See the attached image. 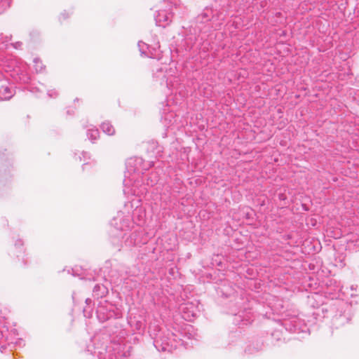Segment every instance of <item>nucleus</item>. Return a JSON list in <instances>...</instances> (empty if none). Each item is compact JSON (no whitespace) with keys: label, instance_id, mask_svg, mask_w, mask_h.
I'll return each instance as SVG.
<instances>
[{"label":"nucleus","instance_id":"obj_22","mask_svg":"<svg viewBox=\"0 0 359 359\" xmlns=\"http://www.w3.org/2000/svg\"><path fill=\"white\" fill-rule=\"evenodd\" d=\"M357 285H352L350 287H346L344 290V287L341 288V290L344 294L346 296H351V297L357 296Z\"/></svg>","mask_w":359,"mask_h":359},{"label":"nucleus","instance_id":"obj_26","mask_svg":"<svg viewBox=\"0 0 359 359\" xmlns=\"http://www.w3.org/2000/svg\"><path fill=\"white\" fill-rule=\"evenodd\" d=\"M164 1H168L170 4L171 6H177L180 4V0H163Z\"/></svg>","mask_w":359,"mask_h":359},{"label":"nucleus","instance_id":"obj_5","mask_svg":"<svg viewBox=\"0 0 359 359\" xmlns=\"http://www.w3.org/2000/svg\"><path fill=\"white\" fill-rule=\"evenodd\" d=\"M175 69L163 65L161 67L156 68L154 72V78L159 81L161 85H165L167 88H171L175 87V81L176 77L174 76Z\"/></svg>","mask_w":359,"mask_h":359},{"label":"nucleus","instance_id":"obj_2","mask_svg":"<svg viewBox=\"0 0 359 359\" xmlns=\"http://www.w3.org/2000/svg\"><path fill=\"white\" fill-rule=\"evenodd\" d=\"M11 40V36L0 35V80L4 78L8 79L10 76L15 83H27L30 81L27 65L11 55L7 50L9 46L20 50L22 48V43L17 41L8 44Z\"/></svg>","mask_w":359,"mask_h":359},{"label":"nucleus","instance_id":"obj_15","mask_svg":"<svg viewBox=\"0 0 359 359\" xmlns=\"http://www.w3.org/2000/svg\"><path fill=\"white\" fill-rule=\"evenodd\" d=\"M15 94V91L8 86H2L0 88V101L10 100Z\"/></svg>","mask_w":359,"mask_h":359},{"label":"nucleus","instance_id":"obj_6","mask_svg":"<svg viewBox=\"0 0 359 359\" xmlns=\"http://www.w3.org/2000/svg\"><path fill=\"white\" fill-rule=\"evenodd\" d=\"M96 313L98 320L102 323L111 318H118L119 316V313L115 311L114 306L107 302H101L97 309Z\"/></svg>","mask_w":359,"mask_h":359},{"label":"nucleus","instance_id":"obj_24","mask_svg":"<svg viewBox=\"0 0 359 359\" xmlns=\"http://www.w3.org/2000/svg\"><path fill=\"white\" fill-rule=\"evenodd\" d=\"M34 67L36 73L41 72L44 69V66L42 64V62L39 58H34Z\"/></svg>","mask_w":359,"mask_h":359},{"label":"nucleus","instance_id":"obj_33","mask_svg":"<svg viewBox=\"0 0 359 359\" xmlns=\"http://www.w3.org/2000/svg\"><path fill=\"white\" fill-rule=\"evenodd\" d=\"M245 351H248L249 353H253L254 351H251L250 348H248L247 350H245Z\"/></svg>","mask_w":359,"mask_h":359},{"label":"nucleus","instance_id":"obj_8","mask_svg":"<svg viewBox=\"0 0 359 359\" xmlns=\"http://www.w3.org/2000/svg\"><path fill=\"white\" fill-rule=\"evenodd\" d=\"M133 224L130 216H123V212H118L117 215L114 217L111 224L116 229L121 231L129 229Z\"/></svg>","mask_w":359,"mask_h":359},{"label":"nucleus","instance_id":"obj_25","mask_svg":"<svg viewBox=\"0 0 359 359\" xmlns=\"http://www.w3.org/2000/svg\"><path fill=\"white\" fill-rule=\"evenodd\" d=\"M11 4V0H0V14L4 13Z\"/></svg>","mask_w":359,"mask_h":359},{"label":"nucleus","instance_id":"obj_19","mask_svg":"<svg viewBox=\"0 0 359 359\" xmlns=\"http://www.w3.org/2000/svg\"><path fill=\"white\" fill-rule=\"evenodd\" d=\"M100 127L103 133L108 135H113L115 133V129L114 126L109 121L103 122Z\"/></svg>","mask_w":359,"mask_h":359},{"label":"nucleus","instance_id":"obj_34","mask_svg":"<svg viewBox=\"0 0 359 359\" xmlns=\"http://www.w3.org/2000/svg\"><path fill=\"white\" fill-rule=\"evenodd\" d=\"M279 198H280V199H284V198H283V194H280V195H279Z\"/></svg>","mask_w":359,"mask_h":359},{"label":"nucleus","instance_id":"obj_27","mask_svg":"<svg viewBox=\"0 0 359 359\" xmlns=\"http://www.w3.org/2000/svg\"><path fill=\"white\" fill-rule=\"evenodd\" d=\"M48 95L50 97H55L57 95V93L55 90H49Z\"/></svg>","mask_w":359,"mask_h":359},{"label":"nucleus","instance_id":"obj_31","mask_svg":"<svg viewBox=\"0 0 359 359\" xmlns=\"http://www.w3.org/2000/svg\"><path fill=\"white\" fill-rule=\"evenodd\" d=\"M91 302H92V300H91L90 298H87V299H86V303L87 304H90Z\"/></svg>","mask_w":359,"mask_h":359},{"label":"nucleus","instance_id":"obj_20","mask_svg":"<svg viewBox=\"0 0 359 359\" xmlns=\"http://www.w3.org/2000/svg\"><path fill=\"white\" fill-rule=\"evenodd\" d=\"M87 137L92 142L97 140L100 137V132L95 127H92L87 130Z\"/></svg>","mask_w":359,"mask_h":359},{"label":"nucleus","instance_id":"obj_14","mask_svg":"<svg viewBox=\"0 0 359 359\" xmlns=\"http://www.w3.org/2000/svg\"><path fill=\"white\" fill-rule=\"evenodd\" d=\"M214 18L213 11L210 8H205L197 17V21L201 23L209 22Z\"/></svg>","mask_w":359,"mask_h":359},{"label":"nucleus","instance_id":"obj_35","mask_svg":"<svg viewBox=\"0 0 359 359\" xmlns=\"http://www.w3.org/2000/svg\"><path fill=\"white\" fill-rule=\"evenodd\" d=\"M245 320L248 321V320H244V319L241 320V321L243 322V324H247V323H245Z\"/></svg>","mask_w":359,"mask_h":359},{"label":"nucleus","instance_id":"obj_17","mask_svg":"<svg viewBox=\"0 0 359 359\" xmlns=\"http://www.w3.org/2000/svg\"><path fill=\"white\" fill-rule=\"evenodd\" d=\"M8 330L6 326H2L0 327V346L1 348H4V344L8 341V343H13L8 337Z\"/></svg>","mask_w":359,"mask_h":359},{"label":"nucleus","instance_id":"obj_16","mask_svg":"<svg viewBox=\"0 0 359 359\" xmlns=\"http://www.w3.org/2000/svg\"><path fill=\"white\" fill-rule=\"evenodd\" d=\"M108 292V289L104 285L97 284L94 286L93 290V295L94 297L99 299L105 296Z\"/></svg>","mask_w":359,"mask_h":359},{"label":"nucleus","instance_id":"obj_28","mask_svg":"<svg viewBox=\"0 0 359 359\" xmlns=\"http://www.w3.org/2000/svg\"><path fill=\"white\" fill-rule=\"evenodd\" d=\"M23 245V243L21 240H18L16 242H15V247H21Z\"/></svg>","mask_w":359,"mask_h":359},{"label":"nucleus","instance_id":"obj_23","mask_svg":"<svg viewBox=\"0 0 359 359\" xmlns=\"http://www.w3.org/2000/svg\"><path fill=\"white\" fill-rule=\"evenodd\" d=\"M163 119L165 126L168 128L170 127L175 121V115L173 113H169L165 115Z\"/></svg>","mask_w":359,"mask_h":359},{"label":"nucleus","instance_id":"obj_11","mask_svg":"<svg viewBox=\"0 0 359 359\" xmlns=\"http://www.w3.org/2000/svg\"><path fill=\"white\" fill-rule=\"evenodd\" d=\"M123 238L124 239V246L126 248H131L145 243V241H142L141 238V233L136 231L129 234L125 233Z\"/></svg>","mask_w":359,"mask_h":359},{"label":"nucleus","instance_id":"obj_12","mask_svg":"<svg viewBox=\"0 0 359 359\" xmlns=\"http://www.w3.org/2000/svg\"><path fill=\"white\" fill-rule=\"evenodd\" d=\"M172 18V14L171 12H168L165 10H160L157 12L155 15L156 23L158 26L165 27L168 25Z\"/></svg>","mask_w":359,"mask_h":359},{"label":"nucleus","instance_id":"obj_29","mask_svg":"<svg viewBox=\"0 0 359 359\" xmlns=\"http://www.w3.org/2000/svg\"><path fill=\"white\" fill-rule=\"evenodd\" d=\"M82 155H83V156L84 158V160H86V158H90L89 154L87 152H84V151L82 152Z\"/></svg>","mask_w":359,"mask_h":359},{"label":"nucleus","instance_id":"obj_18","mask_svg":"<svg viewBox=\"0 0 359 359\" xmlns=\"http://www.w3.org/2000/svg\"><path fill=\"white\" fill-rule=\"evenodd\" d=\"M190 308H192V304H184V305H182L180 308V309L184 313V316H183V318L186 320H192V318H194L195 316H196V313H194V311H191L190 312H187L186 310H189Z\"/></svg>","mask_w":359,"mask_h":359},{"label":"nucleus","instance_id":"obj_3","mask_svg":"<svg viewBox=\"0 0 359 359\" xmlns=\"http://www.w3.org/2000/svg\"><path fill=\"white\" fill-rule=\"evenodd\" d=\"M148 332L158 351L171 353L182 345L179 336L168 330H162L156 320L150 323Z\"/></svg>","mask_w":359,"mask_h":359},{"label":"nucleus","instance_id":"obj_32","mask_svg":"<svg viewBox=\"0 0 359 359\" xmlns=\"http://www.w3.org/2000/svg\"><path fill=\"white\" fill-rule=\"evenodd\" d=\"M61 15L63 17L64 19H66L68 17V15H66V13H62Z\"/></svg>","mask_w":359,"mask_h":359},{"label":"nucleus","instance_id":"obj_1","mask_svg":"<svg viewBox=\"0 0 359 359\" xmlns=\"http://www.w3.org/2000/svg\"><path fill=\"white\" fill-rule=\"evenodd\" d=\"M125 173L124 193L140 198L148 191L149 187L155 185L159 177L156 172L144 175L143 171L154 165L153 161L145 163L142 158H131L127 160Z\"/></svg>","mask_w":359,"mask_h":359},{"label":"nucleus","instance_id":"obj_7","mask_svg":"<svg viewBox=\"0 0 359 359\" xmlns=\"http://www.w3.org/2000/svg\"><path fill=\"white\" fill-rule=\"evenodd\" d=\"M141 199L137 198L136 200H133L131 202H129L125 205V207L128 209L130 208H133L135 205V210L133 211V215L131 216L132 220L133 223H135L137 225H142L144 222L145 212L140 205Z\"/></svg>","mask_w":359,"mask_h":359},{"label":"nucleus","instance_id":"obj_30","mask_svg":"<svg viewBox=\"0 0 359 359\" xmlns=\"http://www.w3.org/2000/svg\"><path fill=\"white\" fill-rule=\"evenodd\" d=\"M243 318V316L241 315V314H236L235 315L234 321L237 322L238 321V318Z\"/></svg>","mask_w":359,"mask_h":359},{"label":"nucleus","instance_id":"obj_21","mask_svg":"<svg viewBox=\"0 0 359 359\" xmlns=\"http://www.w3.org/2000/svg\"><path fill=\"white\" fill-rule=\"evenodd\" d=\"M138 47L142 55H144L149 57H154L153 54L150 53V50L149 49V46L147 43L140 41L138 43Z\"/></svg>","mask_w":359,"mask_h":359},{"label":"nucleus","instance_id":"obj_9","mask_svg":"<svg viewBox=\"0 0 359 359\" xmlns=\"http://www.w3.org/2000/svg\"><path fill=\"white\" fill-rule=\"evenodd\" d=\"M351 306L346 304L344 303L341 305V310H344V312H340L339 314H337L333 318V324L336 326L344 325L351 320L352 318V314L351 313Z\"/></svg>","mask_w":359,"mask_h":359},{"label":"nucleus","instance_id":"obj_10","mask_svg":"<svg viewBox=\"0 0 359 359\" xmlns=\"http://www.w3.org/2000/svg\"><path fill=\"white\" fill-rule=\"evenodd\" d=\"M283 325L286 330L290 332L304 331L302 326L305 327L302 320L296 316L288 319H285L283 321Z\"/></svg>","mask_w":359,"mask_h":359},{"label":"nucleus","instance_id":"obj_4","mask_svg":"<svg viewBox=\"0 0 359 359\" xmlns=\"http://www.w3.org/2000/svg\"><path fill=\"white\" fill-rule=\"evenodd\" d=\"M124 344L111 343L109 346H94L93 351L88 347L86 353L88 359H126L130 355Z\"/></svg>","mask_w":359,"mask_h":359},{"label":"nucleus","instance_id":"obj_13","mask_svg":"<svg viewBox=\"0 0 359 359\" xmlns=\"http://www.w3.org/2000/svg\"><path fill=\"white\" fill-rule=\"evenodd\" d=\"M129 323L130 326L134 327L137 332L141 334L144 332L146 324L145 319L140 316L139 318L134 317L133 318H130Z\"/></svg>","mask_w":359,"mask_h":359}]
</instances>
